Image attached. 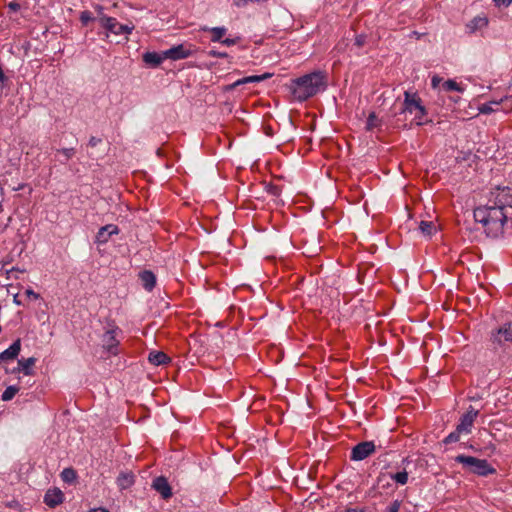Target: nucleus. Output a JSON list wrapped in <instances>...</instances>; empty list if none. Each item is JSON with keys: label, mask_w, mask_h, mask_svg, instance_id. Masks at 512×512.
Masks as SVG:
<instances>
[{"label": "nucleus", "mask_w": 512, "mask_h": 512, "mask_svg": "<svg viewBox=\"0 0 512 512\" xmlns=\"http://www.w3.org/2000/svg\"><path fill=\"white\" fill-rule=\"evenodd\" d=\"M193 53H194V50L191 45L179 44L177 46H173L170 49L166 50L165 56L167 59L180 60V59L188 58Z\"/></svg>", "instance_id": "obj_9"}, {"label": "nucleus", "mask_w": 512, "mask_h": 512, "mask_svg": "<svg viewBox=\"0 0 512 512\" xmlns=\"http://www.w3.org/2000/svg\"><path fill=\"white\" fill-rule=\"evenodd\" d=\"M61 477L64 482L71 483L76 479V472L72 468H65L61 472Z\"/></svg>", "instance_id": "obj_28"}, {"label": "nucleus", "mask_w": 512, "mask_h": 512, "mask_svg": "<svg viewBox=\"0 0 512 512\" xmlns=\"http://www.w3.org/2000/svg\"><path fill=\"white\" fill-rule=\"evenodd\" d=\"M391 478L400 485H405L408 482V473L403 470L394 474H391Z\"/></svg>", "instance_id": "obj_27"}, {"label": "nucleus", "mask_w": 512, "mask_h": 512, "mask_svg": "<svg viewBox=\"0 0 512 512\" xmlns=\"http://www.w3.org/2000/svg\"><path fill=\"white\" fill-rule=\"evenodd\" d=\"M325 86V75L317 71L293 80L291 92L296 100L302 102L316 95Z\"/></svg>", "instance_id": "obj_2"}, {"label": "nucleus", "mask_w": 512, "mask_h": 512, "mask_svg": "<svg viewBox=\"0 0 512 512\" xmlns=\"http://www.w3.org/2000/svg\"><path fill=\"white\" fill-rule=\"evenodd\" d=\"M365 43V37L364 36H357L355 39V45L358 47H361Z\"/></svg>", "instance_id": "obj_41"}, {"label": "nucleus", "mask_w": 512, "mask_h": 512, "mask_svg": "<svg viewBox=\"0 0 512 512\" xmlns=\"http://www.w3.org/2000/svg\"><path fill=\"white\" fill-rule=\"evenodd\" d=\"M152 488L164 499H168L172 496V488L167 478L164 476L156 477L152 482Z\"/></svg>", "instance_id": "obj_12"}, {"label": "nucleus", "mask_w": 512, "mask_h": 512, "mask_svg": "<svg viewBox=\"0 0 512 512\" xmlns=\"http://www.w3.org/2000/svg\"><path fill=\"white\" fill-rule=\"evenodd\" d=\"M209 31L211 32V41L213 42H221L222 37L226 34L227 29L225 27H213L210 28Z\"/></svg>", "instance_id": "obj_25"}, {"label": "nucleus", "mask_w": 512, "mask_h": 512, "mask_svg": "<svg viewBox=\"0 0 512 512\" xmlns=\"http://www.w3.org/2000/svg\"><path fill=\"white\" fill-rule=\"evenodd\" d=\"M478 410H475L472 406H470L465 414H463L460 418V422L457 424L458 432H464V434H469L472 430L473 423L478 416Z\"/></svg>", "instance_id": "obj_8"}, {"label": "nucleus", "mask_w": 512, "mask_h": 512, "mask_svg": "<svg viewBox=\"0 0 512 512\" xmlns=\"http://www.w3.org/2000/svg\"><path fill=\"white\" fill-rule=\"evenodd\" d=\"M76 153L75 148H62L56 150L55 160L59 161L62 164H65L68 160H70Z\"/></svg>", "instance_id": "obj_21"}, {"label": "nucleus", "mask_w": 512, "mask_h": 512, "mask_svg": "<svg viewBox=\"0 0 512 512\" xmlns=\"http://www.w3.org/2000/svg\"><path fill=\"white\" fill-rule=\"evenodd\" d=\"M405 113L414 114V120L417 125L423 124V118L426 115V109L421 103L420 97L417 93L409 91L404 92V102L400 111V115Z\"/></svg>", "instance_id": "obj_5"}, {"label": "nucleus", "mask_w": 512, "mask_h": 512, "mask_svg": "<svg viewBox=\"0 0 512 512\" xmlns=\"http://www.w3.org/2000/svg\"><path fill=\"white\" fill-rule=\"evenodd\" d=\"M19 388L16 386H8L1 395L2 401H10L18 393Z\"/></svg>", "instance_id": "obj_26"}, {"label": "nucleus", "mask_w": 512, "mask_h": 512, "mask_svg": "<svg viewBox=\"0 0 512 512\" xmlns=\"http://www.w3.org/2000/svg\"><path fill=\"white\" fill-rule=\"evenodd\" d=\"M96 10H97V12H98L99 19H100L102 16H105V15L103 14V7H102V6L97 5V6H96Z\"/></svg>", "instance_id": "obj_44"}, {"label": "nucleus", "mask_w": 512, "mask_h": 512, "mask_svg": "<svg viewBox=\"0 0 512 512\" xmlns=\"http://www.w3.org/2000/svg\"><path fill=\"white\" fill-rule=\"evenodd\" d=\"M400 509L407 510V508L402 507V502L395 500L391 505L388 507L387 512H398Z\"/></svg>", "instance_id": "obj_34"}, {"label": "nucleus", "mask_w": 512, "mask_h": 512, "mask_svg": "<svg viewBox=\"0 0 512 512\" xmlns=\"http://www.w3.org/2000/svg\"><path fill=\"white\" fill-rule=\"evenodd\" d=\"M89 512H108L106 509L104 508H92L89 510Z\"/></svg>", "instance_id": "obj_45"}, {"label": "nucleus", "mask_w": 512, "mask_h": 512, "mask_svg": "<svg viewBox=\"0 0 512 512\" xmlns=\"http://www.w3.org/2000/svg\"><path fill=\"white\" fill-rule=\"evenodd\" d=\"M237 40L238 39L226 38V39L222 40L221 43L226 46H232L237 43Z\"/></svg>", "instance_id": "obj_38"}, {"label": "nucleus", "mask_w": 512, "mask_h": 512, "mask_svg": "<svg viewBox=\"0 0 512 512\" xmlns=\"http://www.w3.org/2000/svg\"><path fill=\"white\" fill-rule=\"evenodd\" d=\"M442 79L439 78L438 76H434L431 80V84H432V87L433 88H436L438 87V85L441 83Z\"/></svg>", "instance_id": "obj_42"}, {"label": "nucleus", "mask_w": 512, "mask_h": 512, "mask_svg": "<svg viewBox=\"0 0 512 512\" xmlns=\"http://www.w3.org/2000/svg\"><path fill=\"white\" fill-rule=\"evenodd\" d=\"M271 193H272L273 195H278V194H279V189H278V187H273V188L271 189Z\"/></svg>", "instance_id": "obj_46"}, {"label": "nucleus", "mask_w": 512, "mask_h": 512, "mask_svg": "<svg viewBox=\"0 0 512 512\" xmlns=\"http://www.w3.org/2000/svg\"><path fill=\"white\" fill-rule=\"evenodd\" d=\"M442 87L445 91H452V90L459 91V92L463 91V89L459 86V84L454 80L445 81L443 83Z\"/></svg>", "instance_id": "obj_31"}, {"label": "nucleus", "mask_w": 512, "mask_h": 512, "mask_svg": "<svg viewBox=\"0 0 512 512\" xmlns=\"http://www.w3.org/2000/svg\"><path fill=\"white\" fill-rule=\"evenodd\" d=\"M14 303L17 305L21 304V302L17 299V296L14 297Z\"/></svg>", "instance_id": "obj_48"}, {"label": "nucleus", "mask_w": 512, "mask_h": 512, "mask_svg": "<svg viewBox=\"0 0 512 512\" xmlns=\"http://www.w3.org/2000/svg\"><path fill=\"white\" fill-rule=\"evenodd\" d=\"M166 58L165 51L162 53L146 52L143 54V61L151 67L159 66Z\"/></svg>", "instance_id": "obj_16"}, {"label": "nucleus", "mask_w": 512, "mask_h": 512, "mask_svg": "<svg viewBox=\"0 0 512 512\" xmlns=\"http://www.w3.org/2000/svg\"><path fill=\"white\" fill-rule=\"evenodd\" d=\"M474 219L482 224L488 236L497 238L503 234L504 227L512 216L486 203L474 210Z\"/></svg>", "instance_id": "obj_1"}, {"label": "nucleus", "mask_w": 512, "mask_h": 512, "mask_svg": "<svg viewBox=\"0 0 512 512\" xmlns=\"http://www.w3.org/2000/svg\"><path fill=\"white\" fill-rule=\"evenodd\" d=\"M80 20H81L83 25H87L88 22L94 20V18L92 17L91 12L86 10V11L81 12Z\"/></svg>", "instance_id": "obj_33"}, {"label": "nucleus", "mask_w": 512, "mask_h": 512, "mask_svg": "<svg viewBox=\"0 0 512 512\" xmlns=\"http://www.w3.org/2000/svg\"><path fill=\"white\" fill-rule=\"evenodd\" d=\"M135 477L132 473L123 472L117 477V485L120 489H127L134 484Z\"/></svg>", "instance_id": "obj_22"}, {"label": "nucleus", "mask_w": 512, "mask_h": 512, "mask_svg": "<svg viewBox=\"0 0 512 512\" xmlns=\"http://www.w3.org/2000/svg\"><path fill=\"white\" fill-rule=\"evenodd\" d=\"M461 434H464V432H458V428L456 427V429L444 439V443L451 444L459 441Z\"/></svg>", "instance_id": "obj_32"}, {"label": "nucleus", "mask_w": 512, "mask_h": 512, "mask_svg": "<svg viewBox=\"0 0 512 512\" xmlns=\"http://www.w3.org/2000/svg\"><path fill=\"white\" fill-rule=\"evenodd\" d=\"M487 204L512 216V188L504 186L492 189Z\"/></svg>", "instance_id": "obj_4"}, {"label": "nucleus", "mask_w": 512, "mask_h": 512, "mask_svg": "<svg viewBox=\"0 0 512 512\" xmlns=\"http://www.w3.org/2000/svg\"><path fill=\"white\" fill-rule=\"evenodd\" d=\"M493 104H497V103H496V102H493V103H486V104H483V105L479 108L480 112H481V113H483V114H489V113L493 112V111H494V109H493V107H492V105H493Z\"/></svg>", "instance_id": "obj_35"}, {"label": "nucleus", "mask_w": 512, "mask_h": 512, "mask_svg": "<svg viewBox=\"0 0 512 512\" xmlns=\"http://www.w3.org/2000/svg\"><path fill=\"white\" fill-rule=\"evenodd\" d=\"M8 507H9L10 509H15V508H16V506H13V505H8Z\"/></svg>", "instance_id": "obj_50"}, {"label": "nucleus", "mask_w": 512, "mask_h": 512, "mask_svg": "<svg viewBox=\"0 0 512 512\" xmlns=\"http://www.w3.org/2000/svg\"><path fill=\"white\" fill-rule=\"evenodd\" d=\"M317 502H318V498L311 495L303 503L304 509H311V510L322 509L324 506L321 503H318V506H312L313 503H317Z\"/></svg>", "instance_id": "obj_30"}, {"label": "nucleus", "mask_w": 512, "mask_h": 512, "mask_svg": "<svg viewBox=\"0 0 512 512\" xmlns=\"http://www.w3.org/2000/svg\"><path fill=\"white\" fill-rule=\"evenodd\" d=\"M63 496L64 495L61 490L57 488L50 489L45 494L44 502L47 504L48 507L55 508L58 504L62 503Z\"/></svg>", "instance_id": "obj_14"}, {"label": "nucleus", "mask_w": 512, "mask_h": 512, "mask_svg": "<svg viewBox=\"0 0 512 512\" xmlns=\"http://www.w3.org/2000/svg\"><path fill=\"white\" fill-rule=\"evenodd\" d=\"M488 25V19L482 16L474 17L467 25L466 28L469 33H474Z\"/></svg>", "instance_id": "obj_19"}, {"label": "nucleus", "mask_w": 512, "mask_h": 512, "mask_svg": "<svg viewBox=\"0 0 512 512\" xmlns=\"http://www.w3.org/2000/svg\"><path fill=\"white\" fill-rule=\"evenodd\" d=\"M119 229L114 224H108L99 229L96 235V242L99 244H105L109 241L110 237L114 234H118Z\"/></svg>", "instance_id": "obj_13"}, {"label": "nucleus", "mask_w": 512, "mask_h": 512, "mask_svg": "<svg viewBox=\"0 0 512 512\" xmlns=\"http://www.w3.org/2000/svg\"><path fill=\"white\" fill-rule=\"evenodd\" d=\"M375 451V445L372 441H364L358 443L352 448L351 459L354 461H361L366 459Z\"/></svg>", "instance_id": "obj_7"}, {"label": "nucleus", "mask_w": 512, "mask_h": 512, "mask_svg": "<svg viewBox=\"0 0 512 512\" xmlns=\"http://www.w3.org/2000/svg\"><path fill=\"white\" fill-rule=\"evenodd\" d=\"M419 229L425 236H431L436 232V226L431 221H421L419 224Z\"/></svg>", "instance_id": "obj_24"}, {"label": "nucleus", "mask_w": 512, "mask_h": 512, "mask_svg": "<svg viewBox=\"0 0 512 512\" xmlns=\"http://www.w3.org/2000/svg\"><path fill=\"white\" fill-rule=\"evenodd\" d=\"M272 76V74L270 73H264L262 75H253V76H247V77H244L242 79H239L237 81H235L231 86L230 88H235L239 85H242V84H247V83H255V82H260V81H263V80H266L268 78H270Z\"/></svg>", "instance_id": "obj_18"}, {"label": "nucleus", "mask_w": 512, "mask_h": 512, "mask_svg": "<svg viewBox=\"0 0 512 512\" xmlns=\"http://www.w3.org/2000/svg\"><path fill=\"white\" fill-rule=\"evenodd\" d=\"M208 54L210 56L219 57V58H225V57L228 56L226 52H219V51H216V50H211V51H209Z\"/></svg>", "instance_id": "obj_36"}, {"label": "nucleus", "mask_w": 512, "mask_h": 512, "mask_svg": "<svg viewBox=\"0 0 512 512\" xmlns=\"http://www.w3.org/2000/svg\"><path fill=\"white\" fill-rule=\"evenodd\" d=\"M8 8L14 12L18 11L20 9V5L16 2H11L8 4Z\"/></svg>", "instance_id": "obj_43"}, {"label": "nucleus", "mask_w": 512, "mask_h": 512, "mask_svg": "<svg viewBox=\"0 0 512 512\" xmlns=\"http://www.w3.org/2000/svg\"><path fill=\"white\" fill-rule=\"evenodd\" d=\"M100 23L106 30L115 35L130 34L134 29V25L120 24L116 18L109 16H102Z\"/></svg>", "instance_id": "obj_6"}, {"label": "nucleus", "mask_w": 512, "mask_h": 512, "mask_svg": "<svg viewBox=\"0 0 512 512\" xmlns=\"http://www.w3.org/2000/svg\"><path fill=\"white\" fill-rule=\"evenodd\" d=\"M345 512H357L355 509H347Z\"/></svg>", "instance_id": "obj_49"}, {"label": "nucleus", "mask_w": 512, "mask_h": 512, "mask_svg": "<svg viewBox=\"0 0 512 512\" xmlns=\"http://www.w3.org/2000/svg\"><path fill=\"white\" fill-rule=\"evenodd\" d=\"M25 295L34 300H37L40 297V295L38 293L34 292L32 289H27L25 291Z\"/></svg>", "instance_id": "obj_37"}, {"label": "nucleus", "mask_w": 512, "mask_h": 512, "mask_svg": "<svg viewBox=\"0 0 512 512\" xmlns=\"http://www.w3.org/2000/svg\"><path fill=\"white\" fill-rule=\"evenodd\" d=\"M139 278L142 282V286L147 291H152L156 284V276L154 275V273L149 270H145L140 272Z\"/></svg>", "instance_id": "obj_17"}, {"label": "nucleus", "mask_w": 512, "mask_h": 512, "mask_svg": "<svg viewBox=\"0 0 512 512\" xmlns=\"http://www.w3.org/2000/svg\"><path fill=\"white\" fill-rule=\"evenodd\" d=\"M491 341L493 344L502 345L504 342L512 341V322L501 326L495 333H492Z\"/></svg>", "instance_id": "obj_10"}, {"label": "nucleus", "mask_w": 512, "mask_h": 512, "mask_svg": "<svg viewBox=\"0 0 512 512\" xmlns=\"http://www.w3.org/2000/svg\"><path fill=\"white\" fill-rule=\"evenodd\" d=\"M380 122L381 121L378 119V117L376 116L375 113H370L367 118V123H366L367 130H372L376 127H379Z\"/></svg>", "instance_id": "obj_29"}, {"label": "nucleus", "mask_w": 512, "mask_h": 512, "mask_svg": "<svg viewBox=\"0 0 512 512\" xmlns=\"http://www.w3.org/2000/svg\"><path fill=\"white\" fill-rule=\"evenodd\" d=\"M455 461L460 463L466 472L473 473L478 476H488L496 473L495 468H493L485 459L460 454L455 457Z\"/></svg>", "instance_id": "obj_3"}, {"label": "nucleus", "mask_w": 512, "mask_h": 512, "mask_svg": "<svg viewBox=\"0 0 512 512\" xmlns=\"http://www.w3.org/2000/svg\"><path fill=\"white\" fill-rule=\"evenodd\" d=\"M35 363H36V358H34V357L18 360V365L21 368V372H23L25 375L33 374V366L35 365Z\"/></svg>", "instance_id": "obj_23"}, {"label": "nucleus", "mask_w": 512, "mask_h": 512, "mask_svg": "<svg viewBox=\"0 0 512 512\" xmlns=\"http://www.w3.org/2000/svg\"><path fill=\"white\" fill-rule=\"evenodd\" d=\"M20 371H21V368H20V366L18 365L16 368H14V369L12 370V373H17V372H20Z\"/></svg>", "instance_id": "obj_47"}, {"label": "nucleus", "mask_w": 512, "mask_h": 512, "mask_svg": "<svg viewBox=\"0 0 512 512\" xmlns=\"http://www.w3.org/2000/svg\"><path fill=\"white\" fill-rule=\"evenodd\" d=\"M21 350V341L20 339H17L13 342V344L0 353V363L5 360H12L15 359Z\"/></svg>", "instance_id": "obj_15"}, {"label": "nucleus", "mask_w": 512, "mask_h": 512, "mask_svg": "<svg viewBox=\"0 0 512 512\" xmlns=\"http://www.w3.org/2000/svg\"><path fill=\"white\" fill-rule=\"evenodd\" d=\"M100 142H101V139H99V138H96V137L92 136V137H90L88 144H89V146H91V147H95V146H96V145H98Z\"/></svg>", "instance_id": "obj_39"}, {"label": "nucleus", "mask_w": 512, "mask_h": 512, "mask_svg": "<svg viewBox=\"0 0 512 512\" xmlns=\"http://www.w3.org/2000/svg\"><path fill=\"white\" fill-rule=\"evenodd\" d=\"M494 2L498 6H505V7H507V6H509L512 3V0H494Z\"/></svg>", "instance_id": "obj_40"}, {"label": "nucleus", "mask_w": 512, "mask_h": 512, "mask_svg": "<svg viewBox=\"0 0 512 512\" xmlns=\"http://www.w3.org/2000/svg\"><path fill=\"white\" fill-rule=\"evenodd\" d=\"M148 360L151 364L159 366L170 362V358L162 351H152L149 353Z\"/></svg>", "instance_id": "obj_20"}, {"label": "nucleus", "mask_w": 512, "mask_h": 512, "mask_svg": "<svg viewBox=\"0 0 512 512\" xmlns=\"http://www.w3.org/2000/svg\"><path fill=\"white\" fill-rule=\"evenodd\" d=\"M118 328L107 330L102 336L103 348L112 355L117 354L119 341L116 339Z\"/></svg>", "instance_id": "obj_11"}]
</instances>
